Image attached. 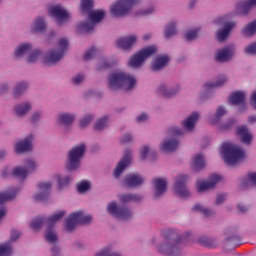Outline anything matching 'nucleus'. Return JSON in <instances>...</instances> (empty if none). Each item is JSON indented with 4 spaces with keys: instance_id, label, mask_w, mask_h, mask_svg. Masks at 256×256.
I'll list each match as a JSON object with an SVG mask.
<instances>
[{
    "instance_id": "nucleus-1",
    "label": "nucleus",
    "mask_w": 256,
    "mask_h": 256,
    "mask_svg": "<svg viewBox=\"0 0 256 256\" xmlns=\"http://www.w3.org/2000/svg\"><path fill=\"white\" fill-rule=\"evenodd\" d=\"M66 212L64 210L56 212L52 216H50L48 219H45V217H37L35 218L31 224L30 227L33 229V231H39L43 225H47V232L45 234V239L48 243H57V233L53 231V227H55V224L60 219H63L65 217Z\"/></svg>"
},
{
    "instance_id": "nucleus-2",
    "label": "nucleus",
    "mask_w": 256,
    "mask_h": 256,
    "mask_svg": "<svg viewBox=\"0 0 256 256\" xmlns=\"http://www.w3.org/2000/svg\"><path fill=\"white\" fill-rule=\"evenodd\" d=\"M135 83H137V80L132 75L126 74L123 71H116L110 76L108 87L111 91L117 89L131 91V89L135 87Z\"/></svg>"
},
{
    "instance_id": "nucleus-3",
    "label": "nucleus",
    "mask_w": 256,
    "mask_h": 256,
    "mask_svg": "<svg viewBox=\"0 0 256 256\" xmlns=\"http://www.w3.org/2000/svg\"><path fill=\"white\" fill-rule=\"evenodd\" d=\"M221 153L226 165L229 167L239 165V163H243V161H245V151L235 146V144H222Z\"/></svg>"
},
{
    "instance_id": "nucleus-4",
    "label": "nucleus",
    "mask_w": 256,
    "mask_h": 256,
    "mask_svg": "<svg viewBox=\"0 0 256 256\" xmlns=\"http://www.w3.org/2000/svg\"><path fill=\"white\" fill-rule=\"evenodd\" d=\"M164 237L167 241V244H162L158 247V253L166 256H179L181 255V236H177L175 232L168 231L165 232Z\"/></svg>"
},
{
    "instance_id": "nucleus-5",
    "label": "nucleus",
    "mask_w": 256,
    "mask_h": 256,
    "mask_svg": "<svg viewBox=\"0 0 256 256\" xmlns=\"http://www.w3.org/2000/svg\"><path fill=\"white\" fill-rule=\"evenodd\" d=\"M67 39L62 38L58 41V48L50 51L48 55L44 58V65H53L55 63H59L63 57H65V53L67 52Z\"/></svg>"
},
{
    "instance_id": "nucleus-6",
    "label": "nucleus",
    "mask_w": 256,
    "mask_h": 256,
    "mask_svg": "<svg viewBox=\"0 0 256 256\" xmlns=\"http://www.w3.org/2000/svg\"><path fill=\"white\" fill-rule=\"evenodd\" d=\"M141 0H117V2L111 6L110 13L112 17H125L129 15L134 5L140 3Z\"/></svg>"
},
{
    "instance_id": "nucleus-7",
    "label": "nucleus",
    "mask_w": 256,
    "mask_h": 256,
    "mask_svg": "<svg viewBox=\"0 0 256 256\" xmlns=\"http://www.w3.org/2000/svg\"><path fill=\"white\" fill-rule=\"evenodd\" d=\"M91 221H93L91 215H85L83 211L74 212L66 219L65 229L68 233H71L77 225H88Z\"/></svg>"
},
{
    "instance_id": "nucleus-8",
    "label": "nucleus",
    "mask_w": 256,
    "mask_h": 256,
    "mask_svg": "<svg viewBox=\"0 0 256 256\" xmlns=\"http://www.w3.org/2000/svg\"><path fill=\"white\" fill-rule=\"evenodd\" d=\"M157 53V47L155 46H148L140 51H138L136 54H134L128 63L129 67L132 69H137V67H141L143 65V62L145 59H149L151 55H155Z\"/></svg>"
},
{
    "instance_id": "nucleus-9",
    "label": "nucleus",
    "mask_w": 256,
    "mask_h": 256,
    "mask_svg": "<svg viewBox=\"0 0 256 256\" xmlns=\"http://www.w3.org/2000/svg\"><path fill=\"white\" fill-rule=\"evenodd\" d=\"M103 17H105V11L98 10V11H90L88 22H81L78 25V31L82 33H91L93 29H95V24L99 23V21H103Z\"/></svg>"
},
{
    "instance_id": "nucleus-10",
    "label": "nucleus",
    "mask_w": 256,
    "mask_h": 256,
    "mask_svg": "<svg viewBox=\"0 0 256 256\" xmlns=\"http://www.w3.org/2000/svg\"><path fill=\"white\" fill-rule=\"evenodd\" d=\"M85 154V144L75 146L68 153V171H75L81 165V157Z\"/></svg>"
},
{
    "instance_id": "nucleus-11",
    "label": "nucleus",
    "mask_w": 256,
    "mask_h": 256,
    "mask_svg": "<svg viewBox=\"0 0 256 256\" xmlns=\"http://www.w3.org/2000/svg\"><path fill=\"white\" fill-rule=\"evenodd\" d=\"M107 211L110 213V215H113L114 217H117L118 219H123L124 221H128V219H131L132 213L129 208L124 206H117L116 202H111L107 206Z\"/></svg>"
},
{
    "instance_id": "nucleus-12",
    "label": "nucleus",
    "mask_w": 256,
    "mask_h": 256,
    "mask_svg": "<svg viewBox=\"0 0 256 256\" xmlns=\"http://www.w3.org/2000/svg\"><path fill=\"white\" fill-rule=\"evenodd\" d=\"M49 15L51 17L55 18L56 23L58 25H63V23H67V21L70 19L69 12L64 9L61 5L52 6L49 8Z\"/></svg>"
},
{
    "instance_id": "nucleus-13",
    "label": "nucleus",
    "mask_w": 256,
    "mask_h": 256,
    "mask_svg": "<svg viewBox=\"0 0 256 256\" xmlns=\"http://www.w3.org/2000/svg\"><path fill=\"white\" fill-rule=\"evenodd\" d=\"M187 181H189V176L181 174L176 178L174 183V191L179 197H189L190 192L187 189Z\"/></svg>"
},
{
    "instance_id": "nucleus-14",
    "label": "nucleus",
    "mask_w": 256,
    "mask_h": 256,
    "mask_svg": "<svg viewBox=\"0 0 256 256\" xmlns=\"http://www.w3.org/2000/svg\"><path fill=\"white\" fill-rule=\"evenodd\" d=\"M37 169V163L32 159L26 160L25 167L18 166L13 169V176L18 179H25L29 173Z\"/></svg>"
},
{
    "instance_id": "nucleus-15",
    "label": "nucleus",
    "mask_w": 256,
    "mask_h": 256,
    "mask_svg": "<svg viewBox=\"0 0 256 256\" xmlns=\"http://www.w3.org/2000/svg\"><path fill=\"white\" fill-rule=\"evenodd\" d=\"M223 177L219 174H213L209 177L208 181H198L197 182V191L198 193H203L204 191H209L217 185L218 181H221Z\"/></svg>"
},
{
    "instance_id": "nucleus-16",
    "label": "nucleus",
    "mask_w": 256,
    "mask_h": 256,
    "mask_svg": "<svg viewBox=\"0 0 256 256\" xmlns=\"http://www.w3.org/2000/svg\"><path fill=\"white\" fill-rule=\"evenodd\" d=\"M131 165V151L126 150L123 158L119 161L114 169V177L119 178L123 174V171Z\"/></svg>"
},
{
    "instance_id": "nucleus-17",
    "label": "nucleus",
    "mask_w": 256,
    "mask_h": 256,
    "mask_svg": "<svg viewBox=\"0 0 256 256\" xmlns=\"http://www.w3.org/2000/svg\"><path fill=\"white\" fill-rule=\"evenodd\" d=\"M233 55H235V48L233 46H227L218 50L215 56V60L219 63H223L225 61L231 60L233 58Z\"/></svg>"
},
{
    "instance_id": "nucleus-18",
    "label": "nucleus",
    "mask_w": 256,
    "mask_h": 256,
    "mask_svg": "<svg viewBox=\"0 0 256 256\" xmlns=\"http://www.w3.org/2000/svg\"><path fill=\"white\" fill-rule=\"evenodd\" d=\"M229 101L232 105H240L239 111H245L247 106L245 104V92L236 91L229 97Z\"/></svg>"
},
{
    "instance_id": "nucleus-19",
    "label": "nucleus",
    "mask_w": 256,
    "mask_h": 256,
    "mask_svg": "<svg viewBox=\"0 0 256 256\" xmlns=\"http://www.w3.org/2000/svg\"><path fill=\"white\" fill-rule=\"evenodd\" d=\"M38 189L40 192L34 196L35 201H47V197H49L51 191V183L40 182L38 184Z\"/></svg>"
},
{
    "instance_id": "nucleus-20",
    "label": "nucleus",
    "mask_w": 256,
    "mask_h": 256,
    "mask_svg": "<svg viewBox=\"0 0 256 256\" xmlns=\"http://www.w3.org/2000/svg\"><path fill=\"white\" fill-rule=\"evenodd\" d=\"M154 185V197H161L165 191H167V180L162 178H156L153 180Z\"/></svg>"
},
{
    "instance_id": "nucleus-21",
    "label": "nucleus",
    "mask_w": 256,
    "mask_h": 256,
    "mask_svg": "<svg viewBox=\"0 0 256 256\" xmlns=\"http://www.w3.org/2000/svg\"><path fill=\"white\" fill-rule=\"evenodd\" d=\"M137 41V36L131 35L127 36L125 38H120L117 40V46L120 47V49H123L124 51H127L135 45Z\"/></svg>"
},
{
    "instance_id": "nucleus-22",
    "label": "nucleus",
    "mask_w": 256,
    "mask_h": 256,
    "mask_svg": "<svg viewBox=\"0 0 256 256\" xmlns=\"http://www.w3.org/2000/svg\"><path fill=\"white\" fill-rule=\"evenodd\" d=\"M31 141H33L32 135L16 143L15 145L16 153L21 154V153H27V151H31Z\"/></svg>"
},
{
    "instance_id": "nucleus-23",
    "label": "nucleus",
    "mask_w": 256,
    "mask_h": 256,
    "mask_svg": "<svg viewBox=\"0 0 256 256\" xmlns=\"http://www.w3.org/2000/svg\"><path fill=\"white\" fill-rule=\"evenodd\" d=\"M253 7H256V0H245L241 1L236 5L237 11L242 15H247Z\"/></svg>"
},
{
    "instance_id": "nucleus-24",
    "label": "nucleus",
    "mask_w": 256,
    "mask_h": 256,
    "mask_svg": "<svg viewBox=\"0 0 256 256\" xmlns=\"http://www.w3.org/2000/svg\"><path fill=\"white\" fill-rule=\"evenodd\" d=\"M233 27H235V23L233 22H227L224 24V28L218 30L216 36H217V40L221 43L223 41H225V39H227V37H229V34L231 33V30L233 29Z\"/></svg>"
},
{
    "instance_id": "nucleus-25",
    "label": "nucleus",
    "mask_w": 256,
    "mask_h": 256,
    "mask_svg": "<svg viewBox=\"0 0 256 256\" xmlns=\"http://www.w3.org/2000/svg\"><path fill=\"white\" fill-rule=\"evenodd\" d=\"M179 148V141L175 138H171L165 140L161 146V151L164 153H173V151H177Z\"/></svg>"
},
{
    "instance_id": "nucleus-26",
    "label": "nucleus",
    "mask_w": 256,
    "mask_h": 256,
    "mask_svg": "<svg viewBox=\"0 0 256 256\" xmlns=\"http://www.w3.org/2000/svg\"><path fill=\"white\" fill-rule=\"evenodd\" d=\"M143 177L139 174H128L125 179V187H139L143 185Z\"/></svg>"
},
{
    "instance_id": "nucleus-27",
    "label": "nucleus",
    "mask_w": 256,
    "mask_h": 256,
    "mask_svg": "<svg viewBox=\"0 0 256 256\" xmlns=\"http://www.w3.org/2000/svg\"><path fill=\"white\" fill-rule=\"evenodd\" d=\"M199 120V113L193 112L186 120L182 122V126L186 131H193L195 129V123Z\"/></svg>"
},
{
    "instance_id": "nucleus-28",
    "label": "nucleus",
    "mask_w": 256,
    "mask_h": 256,
    "mask_svg": "<svg viewBox=\"0 0 256 256\" xmlns=\"http://www.w3.org/2000/svg\"><path fill=\"white\" fill-rule=\"evenodd\" d=\"M237 135L241 137L242 143H245L246 145H249L251 143L253 136L251 133H249V129L247 126H238L237 127Z\"/></svg>"
},
{
    "instance_id": "nucleus-29",
    "label": "nucleus",
    "mask_w": 256,
    "mask_h": 256,
    "mask_svg": "<svg viewBox=\"0 0 256 256\" xmlns=\"http://www.w3.org/2000/svg\"><path fill=\"white\" fill-rule=\"evenodd\" d=\"M19 193V189L13 188L6 192H0V205L1 203H7V201H13L17 194Z\"/></svg>"
},
{
    "instance_id": "nucleus-30",
    "label": "nucleus",
    "mask_w": 256,
    "mask_h": 256,
    "mask_svg": "<svg viewBox=\"0 0 256 256\" xmlns=\"http://www.w3.org/2000/svg\"><path fill=\"white\" fill-rule=\"evenodd\" d=\"M169 63V56H158L152 65V71H160L165 65Z\"/></svg>"
},
{
    "instance_id": "nucleus-31",
    "label": "nucleus",
    "mask_w": 256,
    "mask_h": 256,
    "mask_svg": "<svg viewBox=\"0 0 256 256\" xmlns=\"http://www.w3.org/2000/svg\"><path fill=\"white\" fill-rule=\"evenodd\" d=\"M192 167L194 171H201L205 167V157L202 154H197L193 158Z\"/></svg>"
},
{
    "instance_id": "nucleus-32",
    "label": "nucleus",
    "mask_w": 256,
    "mask_h": 256,
    "mask_svg": "<svg viewBox=\"0 0 256 256\" xmlns=\"http://www.w3.org/2000/svg\"><path fill=\"white\" fill-rule=\"evenodd\" d=\"M143 198L137 194H123L120 196L122 203H139Z\"/></svg>"
},
{
    "instance_id": "nucleus-33",
    "label": "nucleus",
    "mask_w": 256,
    "mask_h": 256,
    "mask_svg": "<svg viewBox=\"0 0 256 256\" xmlns=\"http://www.w3.org/2000/svg\"><path fill=\"white\" fill-rule=\"evenodd\" d=\"M31 51V44L24 43L21 44L14 52V57L16 59H19V57H23V55H26V53H29Z\"/></svg>"
},
{
    "instance_id": "nucleus-34",
    "label": "nucleus",
    "mask_w": 256,
    "mask_h": 256,
    "mask_svg": "<svg viewBox=\"0 0 256 256\" xmlns=\"http://www.w3.org/2000/svg\"><path fill=\"white\" fill-rule=\"evenodd\" d=\"M45 29H47V24H45V21L43 20V18H40V17L36 18L34 22V26L32 28L33 33H43Z\"/></svg>"
},
{
    "instance_id": "nucleus-35",
    "label": "nucleus",
    "mask_w": 256,
    "mask_h": 256,
    "mask_svg": "<svg viewBox=\"0 0 256 256\" xmlns=\"http://www.w3.org/2000/svg\"><path fill=\"white\" fill-rule=\"evenodd\" d=\"M224 83H227V77L220 76L217 83H206L204 87L206 91H211V89H217V87H221Z\"/></svg>"
},
{
    "instance_id": "nucleus-36",
    "label": "nucleus",
    "mask_w": 256,
    "mask_h": 256,
    "mask_svg": "<svg viewBox=\"0 0 256 256\" xmlns=\"http://www.w3.org/2000/svg\"><path fill=\"white\" fill-rule=\"evenodd\" d=\"M255 33L256 21H252L250 24L242 29V34L245 35V37H251V35H255Z\"/></svg>"
},
{
    "instance_id": "nucleus-37",
    "label": "nucleus",
    "mask_w": 256,
    "mask_h": 256,
    "mask_svg": "<svg viewBox=\"0 0 256 256\" xmlns=\"http://www.w3.org/2000/svg\"><path fill=\"white\" fill-rule=\"evenodd\" d=\"M192 211H198V213H202L204 217H212V215L215 214L213 210L204 208L201 204H196L193 208Z\"/></svg>"
},
{
    "instance_id": "nucleus-38",
    "label": "nucleus",
    "mask_w": 256,
    "mask_h": 256,
    "mask_svg": "<svg viewBox=\"0 0 256 256\" xmlns=\"http://www.w3.org/2000/svg\"><path fill=\"white\" fill-rule=\"evenodd\" d=\"M252 185H256V172L248 173V180L243 181L241 187L242 189H247V187H251Z\"/></svg>"
},
{
    "instance_id": "nucleus-39",
    "label": "nucleus",
    "mask_w": 256,
    "mask_h": 256,
    "mask_svg": "<svg viewBox=\"0 0 256 256\" xmlns=\"http://www.w3.org/2000/svg\"><path fill=\"white\" fill-rule=\"evenodd\" d=\"M73 121H75V116L71 114H61L59 116V123H61V125H64L65 127H67V125H71Z\"/></svg>"
},
{
    "instance_id": "nucleus-40",
    "label": "nucleus",
    "mask_w": 256,
    "mask_h": 256,
    "mask_svg": "<svg viewBox=\"0 0 256 256\" xmlns=\"http://www.w3.org/2000/svg\"><path fill=\"white\" fill-rule=\"evenodd\" d=\"M30 110H31V104L29 103L21 104L17 106L15 109L16 115H18V117H23V115H25L26 113H29Z\"/></svg>"
},
{
    "instance_id": "nucleus-41",
    "label": "nucleus",
    "mask_w": 256,
    "mask_h": 256,
    "mask_svg": "<svg viewBox=\"0 0 256 256\" xmlns=\"http://www.w3.org/2000/svg\"><path fill=\"white\" fill-rule=\"evenodd\" d=\"M164 35L166 39L173 37V35H177V27L175 26V23H170L166 25Z\"/></svg>"
},
{
    "instance_id": "nucleus-42",
    "label": "nucleus",
    "mask_w": 256,
    "mask_h": 256,
    "mask_svg": "<svg viewBox=\"0 0 256 256\" xmlns=\"http://www.w3.org/2000/svg\"><path fill=\"white\" fill-rule=\"evenodd\" d=\"M225 113H227V110H225V107L219 106L217 111H216L215 117L210 120V123L212 125H215L216 123H219V121L221 120V116L225 115Z\"/></svg>"
},
{
    "instance_id": "nucleus-43",
    "label": "nucleus",
    "mask_w": 256,
    "mask_h": 256,
    "mask_svg": "<svg viewBox=\"0 0 256 256\" xmlns=\"http://www.w3.org/2000/svg\"><path fill=\"white\" fill-rule=\"evenodd\" d=\"M108 121H109V117L107 116H104L102 119L98 120L94 125L95 131H103V129L107 127Z\"/></svg>"
},
{
    "instance_id": "nucleus-44",
    "label": "nucleus",
    "mask_w": 256,
    "mask_h": 256,
    "mask_svg": "<svg viewBox=\"0 0 256 256\" xmlns=\"http://www.w3.org/2000/svg\"><path fill=\"white\" fill-rule=\"evenodd\" d=\"M27 87H29L27 82L19 83L14 89V97H19V95L25 93V91H27Z\"/></svg>"
},
{
    "instance_id": "nucleus-45",
    "label": "nucleus",
    "mask_w": 256,
    "mask_h": 256,
    "mask_svg": "<svg viewBox=\"0 0 256 256\" xmlns=\"http://www.w3.org/2000/svg\"><path fill=\"white\" fill-rule=\"evenodd\" d=\"M13 253V248L9 244L0 245V256H10Z\"/></svg>"
},
{
    "instance_id": "nucleus-46",
    "label": "nucleus",
    "mask_w": 256,
    "mask_h": 256,
    "mask_svg": "<svg viewBox=\"0 0 256 256\" xmlns=\"http://www.w3.org/2000/svg\"><path fill=\"white\" fill-rule=\"evenodd\" d=\"M90 188H91V183L87 181H82L77 184L78 193H85V191H89Z\"/></svg>"
},
{
    "instance_id": "nucleus-47",
    "label": "nucleus",
    "mask_w": 256,
    "mask_h": 256,
    "mask_svg": "<svg viewBox=\"0 0 256 256\" xmlns=\"http://www.w3.org/2000/svg\"><path fill=\"white\" fill-rule=\"evenodd\" d=\"M95 256H121V254L117 252H111V248L107 247L96 253Z\"/></svg>"
},
{
    "instance_id": "nucleus-48",
    "label": "nucleus",
    "mask_w": 256,
    "mask_h": 256,
    "mask_svg": "<svg viewBox=\"0 0 256 256\" xmlns=\"http://www.w3.org/2000/svg\"><path fill=\"white\" fill-rule=\"evenodd\" d=\"M197 35H199V28H196L194 30H189L185 34V39L186 41H193L197 39Z\"/></svg>"
},
{
    "instance_id": "nucleus-49",
    "label": "nucleus",
    "mask_w": 256,
    "mask_h": 256,
    "mask_svg": "<svg viewBox=\"0 0 256 256\" xmlns=\"http://www.w3.org/2000/svg\"><path fill=\"white\" fill-rule=\"evenodd\" d=\"M159 93H161L163 95V97L169 98V97H173V95H175L177 93V91H167V88L165 87V85H162L158 88Z\"/></svg>"
},
{
    "instance_id": "nucleus-50",
    "label": "nucleus",
    "mask_w": 256,
    "mask_h": 256,
    "mask_svg": "<svg viewBox=\"0 0 256 256\" xmlns=\"http://www.w3.org/2000/svg\"><path fill=\"white\" fill-rule=\"evenodd\" d=\"M81 7L83 13H85V11H91V9H93V0H82Z\"/></svg>"
},
{
    "instance_id": "nucleus-51",
    "label": "nucleus",
    "mask_w": 256,
    "mask_h": 256,
    "mask_svg": "<svg viewBox=\"0 0 256 256\" xmlns=\"http://www.w3.org/2000/svg\"><path fill=\"white\" fill-rule=\"evenodd\" d=\"M69 183H71V177L66 176L64 178H61L58 176L59 189H63V187H67Z\"/></svg>"
},
{
    "instance_id": "nucleus-52",
    "label": "nucleus",
    "mask_w": 256,
    "mask_h": 256,
    "mask_svg": "<svg viewBox=\"0 0 256 256\" xmlns=\"http://www.w3.org/2000/svg\"><path fill=\"white\" fill-rule=\"evenodd\" d=\"M39 57H41V51L35 50V51L31 52V54L29 55V57L27 59V62L35 63V61H37V59H39Z\"/></svg>"
},
{
    "instance_id": "nucleus-53",
    "label": "nucleus",
    "mask_w": 256,
    "mask_h": 256,
    "mask_svg": "<svg viewBox=\"0 0 256 256\" xmlns=\"http://www.w3.org/2000/svg\"><path fill=\"white\" fill-rule=\"evenodd\" d=\"M95 55H97V49L95 47H92L84 54V61H89V59H93Z\"/></svg>"
},
{
    "instance_id": "nucleus-54",
    "label": "nucleus",
    "mask_w": 256,
    "mask_h": 256,
    "mask_svg": "<svg viewBox=\"0 0 256 256\" xmlns=\"http://www.w3.org/2000/svg\"><path fill=\"white\" fill-rule=\"evenodd\" d=\"M246 55H256V42L250 44L244 49Z\"/></svg>"
},
{
    "instance_id": "nucleus-55",
    "label": "nucleus",
    "mask_w": 256,
    "mask_h": 256,
    "mask_svg": "<svg viewBox=\"0 0 256 256\" xmlns=\"http://www.w3.org/2000/svg\"><path fill=\"white\" fill-rule=\"evenodd\" d=\"M168 133L172 135V137L183 135V132L181 131V129H179V127H176V126L169 128Z\"/></svg>"
},
{
    "instance_id": "nucleus-56",
    "label": "nucleus",
    "mask_w": 256,
    "mask_h": 256,
    "mask_svg": "<svg viewBox=\"0 0 256 256\" xmlns=\"http://www.w3.org/2000/svg\"><path fill=\"white\" fill-rule=\"evenodd\" d=\"M91 121H93V116L88 115L84 117L82 120H80V127H87Z\"/></svg>"
},
{
    "instance_id": "nucleus-57",
    "label": "nucleus",
    "mask_w": 256,
    "mask_h": 256,
    "mask_svg": "<svg viewBox=\"0 0 256 256\" xmlns=\"http://www.w3.org/2000/svg\"><path fill=\"white\" fill-rule=\"evenodd\" d=\"M83 79H85V76L83 74H77L72 79V82L74 83V85H79V83H82Z\"/></svg>"
},
{
    "instance_id": "nucleus-58",
    "label": "nucleus",
    "mask_w": 256,
    "mask_h": 256,
    "mask_svg": "<svg viewBox=\"0 0 256 256\" xmlns=\"http://www.w3.org/2000/svg\"><path fill=\"white\" fill-rule=\"evenodd\" d=\"M147 155H149V147L148 146H144L141 150H140V157L141 159H146Z\"/></svg>"
},
{
    "instance_id": "nucleus-59",
    "label": "nucleus",
    "mask_w": 256,
    "mask_h": 256,
    "mask_svg": "<svg viewBox=\"0 0 256 256\" xmlns=\"http://www.w3.org/2000/svg\"><path fill=\"white\" fill-rule=\"evenodd\" d=\"M20 236H21V232H19L18 230H12L10 239L11 241H17V239H19Z\"/></svg>"
},
{
    "instance_id": "nucleus-60",
    "label": "nucleus",
    "mask_w": 256,
    "mask_h": 256,
    "mask_svg": "<svg viewBox=\"0 0 256 256\" xmlns=\"http://www.w3.org/2000/svg\"><path fill=\"white\" fill-rule=\"evenodd\" d=\"M149 116H147L146 113H142L140 116L136 118L137 123H143L144 121H147Z\"/></svg>"
},
{
    "instance_id": "nucleus-61",
    "label": "nucleus",
    "mask_w": 256,
    "mask_h": 256,
    "mask_svg": "<svg viewBox=\"0 0 256 256\" xmlns=\"http://www.w3.org/2000/svg\"><path fill=\"white\" fill-rule=\"evenodd\" d=\"M131 141H133V138H132L129 134H126V135L121 139V143H122V144L131 143Z\"/></svg>"
},
{
    "instance_id": "nucleus-62",
    "label": "nucleus",
    "mask_w": 256,
    "mask_h": 256,
    "mask_svg": "<svg viewBox=\"0 0 256 256\" xmlns=\"http://www.w3.org/2000/svg\"><path fill=\"white\" fill-rule=\"evenodd\" d=\"M225 201V195L219 194L216 198V205H221V203H224Z\"/></svg>"
},
{
    "instance_id": "nucleus-63",
    "label": "nucleus",
    "mask_w": 256,
    "mask_h": 256,
    "mask_svg": "<svg viewBox=\"0 0 256 256\" xmlns=\"http://www.w3.org/2000/svg\"><path fill=\"white\" fill-rule=\"evenodd\" d=\"M233 123H235V120H230V122H229L228 124H226V125H221V126H220L221 131H225V130H227V129H230L231 126L233 125Z\"/></svg>"
},
{
    "instance_id": "nucleus-64",
    "label": "nucleus",
    "mask_w": 256,
    "mask_h": 256,
    "mask_svg": "<svg viewBox=\"0 0 256 256\" xmlns=\"http://www.w3.org/2000/svg\"><path fill=\"white\" fill-rule=\"evenodd\" d=\"M41 117L40 112H35L31 118L32 123H36V121H39V118Z\"/></svg>"
}]
</instances>
